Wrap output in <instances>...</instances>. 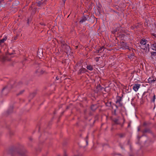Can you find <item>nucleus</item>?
Wrapping results in <instances>:
<instances>
[{
  "label": "nucleus",
  "instance_id": "f257e3e1",
  "mask_svg": "<svg viewBox=\"0 0 156 156\" xmlns=\"http://www.w3.org/2000/svg\"><path fill=\"white\" fill-rule=\"evenodd\" d=\"M61 44L62 47L63 49H66L67 51H69L70 49V47L65 43L63 41H61Z\"/></svg>",
  "mask_w": 156,
  "mask_h": 156
},
{
  "label": "nucleus",
  "instance_id": "f03ea898",
  "mask_svg": "<svg viewBox=\"0 0 156 156\" xmlns=\"http://www.w3.org/2000/svg\"><path fill=\"white\" fill-rule=\"evenodd\" d=\"M122 98L121 97H117V100L116 102L117 105L118 106L121 107L122 105V104L121 102Z\"/></svg>",
  "mask_w": 156,
  "mask_h": 156
},
{
  "label": "nucleus",
  "instance_id": "7ed1b4c3",
  "mask_svg": "<svg viewBox=\"0 0 156 156\" xmlns=\"http://www.w3.org/2000/svg\"><path fill=\"white\" fill-rule=\"evenodd\" d=\"M103 90H104V88L101 87V85L99 84L97 87L96 88L95 90V92L98 93L101 91Z\"/></svg>",
  "mask_w": 156,
  "mask_h": 156
},
{
  "label": "nucleus",
  "instance_id": "20e7f679",
  "mask_svg": "<svg viewBox=\"0 0 156 156\" xmlns=\"http://www.w3.org/2000/svg\"><path fill=\"white\" fill-rule=\"evenodd\" d=\"M140 43L141 44L140 47L141 48L144 49V50H145V48H144V45H145L146 44V41L145 40H142L140 42Z\"/></svg>",
  "mask_w": 156,
  "mask_h": 156
},
{
  "label": "nucleus",
  "instance_id": "39448f33",
  "mask_svg": "<svg viewBox=\"0 0 156 156\" xmlns=\"http://www.w3.org/2000/svg\"><path fill=\"white\" fill-rule=\"evenodd\" d=\"M140 85L139 84H135L134 85L133 88L135 91H137L140 88Z\"/></svg>",
  "mask_w": 156,
  "mask_h": 156
},
{
  "label": "nucleus",
  "instance_id": "423d86ee",
  "mask_svg": "<svg viewBox=\"0 0 156 156\" xmlns=\"http://www.w3.org/2000/svg\"><path fill=\"white\" fill-rule=\"evenodd\" d=\"M121 46H122V48L124 49H129V47L127 45V44L123 42Z\"/></svg>",
  "mask_w": 156,
  "mask_h": 156
},
{
  "label": "nucleus",
  "instance_id": "0eeeda50",
  "mask_svg": "<svg viewBox=\"0 0 156 156\" xmlns=\"http://www.w3.org/2000/svg\"><path fill=\"white\" fill-rule=\"evenodd\" d=\"M156 79H154L151 78H149L148 79V82L150 83H151L156 80Z\"/></svg>",
  "mask_w": 156,
  "mask_h": 156
},
{
  "label": "nucleus",
  "instance_id": "6e6552de",
  "mask_svg": "<svg viewBox=\"0 0 156 156\" xmlns=\"http://www.w3.org/2000/svg\"><path fill=\"white\" fill-rule=\"evenodd\" d=\"M37 55L39 57L43 56V52L41 50H38L37 52Z\"/></svg>",
  "mask_w": 156,
  "mask_h": 156
},
{
  "label": "nucleus",
  "instance_id": "1a4fd4ad",
  "mask_svg": "<svg viewBox=\"0 0 156 156\" xmlns=\"http://www.w3.org/2000/svg\"><path fill=\"white\" fill-rule=\"evenodd\" d=\"M151 132V130L149 129H144L143 131V133H149Z\"/></svg>",
  "mask_w": 156,
  "mask_h": 156
},
{
  "label": "nucleus",
  "instance_id": "9d476101",
  "mask_svg": "<svg viewBox=\"0 0 156 156\" xmlns=\"http://www.w3.org/2000/svg\"><path fill=\"white\" fill-rule=\"evenodd\" d=\"M97 107V106L96 105H93L91 106V108L92 111H94L96 109Z\"/></svg>",
  "mask_w": 156,
  "mask_h": 156
},
{
  "label": "nucleus",
  "instance_id": "9b49d317",
  "mask_svg": "<svg viewBox=\"0 0 156 156\" xmlns=\"http://www.w3.org/2000/svg\"><path fill=\"white\" fill-rule=\"evenodd\" d=\"M7 39V37H5L4 38L0 40V44L2 43H3Z\"/></svg>",
  "mask_w": 156,
  "mask_h": 156
},
{
  "label": "nucleus",
  "instance_id": "f8f14e48",
  "mask_svg": "<svg viewBox=\"0 0 156 156\" xmlns=\"http://www.w3.org/2000/svg\"><path fill=\"white\" fill-rule=\"evenodd\" d=\"M151 47L153 50L156 51V43L153 44L151 45Z\"/></svg>",
  "mask_w": 156,
  "mask_h": 156
},
{
  "label": "nucleus",
  "instance_id": "ddd939ff",
  "mask_svg": "<svg viewBox=\"0 0 156 156\" xmlns=\"http://www.w3.org/2000/svg\"><path fill=\"white\" fill-rule=\"evenodd\" d=\"M87 20V18L85 17H83L82 19L80 21V22L83 23L85 22Z\"/></svg>",
  "mask_w": 156,
  "mask_h": 156
},
{
  "label": "nucleus",
  "instance_id": "4468645a",
  "mask_svg": "<svg viewBox=\"0 0 156 156\" xmlns=\"http://www.w3.org/2000/svg\"><path fill=\"white\" fill-rule=\"evenodd\" d=\"M40 72V73L42 74H46L47 73V72L45 70H41Z\"/></svg>",
  "mask_w": 156,
  "mask_h": 156
},
{
  "label": "nucleus",
  "instance_id": "2eb2a0df",
  "mask_svg": "<svg viewBox=\"0 0 156 156\" xmlns=\"http://www.w3.org/2000/svg\"><path fill=\"white\" fill-rule=\"evenodd\" d=\"M87 69H89L90 70H92L93 69L92 66L90 65L87 66Z\"/></svg>",
  "mask_w": 156,
  "mask_h": 156
},
{
  "label": "nucleus",
  "instance_id": "dca6fc26",
  "mask_svg": "<svg viewBox=\"0 0 156 156\" xmlns=\"http://www.w3.org/2000/svg\"><path fill=\"white\" fill-rule=\"evenodd\" d=\"M84 68H82L80 69L79 71V73H83L84 72Z\"/></svg>",
  "mask_w": 156,
  "mask_h": 156
},
{
  "label": "nucleus",
  "instance_id": "f3484780",
  "mask_svg": "<svg viewBox=\"0 0 156 156\" xmlns=\"http://www.w3.org/2000/svg\"><path fill=\"white\" fill-rule=\"evenodd\" d=\"M24 91V90H23L17 94V95H19L22 94Z\"/></svg>",
  "mask_w": 156,
  "mask_h": 156
},
{
  "label": "nucleus",
  "instance_id": "a211bd4d",
  "mask_svg": "<svg viewBox=\"0 0 156 156\" xmlns=\"http://www.w3.org/2000/svg\"><path fill=\"white\" fill-rule=\"evenodd\" d=\"M114 122L116 124H119L118 120V119H115L114 120Z\"/></svg>",
  "mask_w": 156,
  "mask_h": 156
},
{
  "label": "nucleus",
  "instance_id": "6ab92c4d",
  "mask_svg": "<svg viewBox=\"0 0 156 156\" xmlns=\"http://www.w3.org/2000/svg\"><path fill=\"white\" fill-rule=\"evenodd\" d=\"M151 56L152 55H156V52H152L151 53Z\"/></svg>",
  "mask_w": 156,
  "mask_h": 156
},
{
  "label": "nucleus",
  "instance_id": "aec40b11",
  "mask_svg": "<svg viewBox=\"0 0 156 156\" xmlns=\"http://www.w3.org/2000/svg\"><path fill=\"white\" fill-rule=\"evenodd\" d=\"M111 102H110L109 103H108L106 104V105L108 106H110L111 105Z\"/></svg>",
  "mask_w": 156,
  "mask_h": 156
},
{
  "label": "nucleus",
  "instance_id": "412c9836",
  "mask_svg": "<svg viewBox=\"0 0 156 156\" xmlns=\"http://www.w3.org/2000/svg\"><path fill=\"white\" fill-rule=\"evenodd\" d=\"M12 112V108L10 109L9 110L7 111V112L8 114L9 113H11Z\"/></svg>",
  "mask_w": 156,
  "mask_h": 156
},
{
  "label": "nucleus",
  "instance_id": "4be33fe9",
  "mask_svg": "<svg viewBox=\"0 0 156 156\" xmlns=\"http://www.w3.org/2000/svg\"><path fill=\"white\" fill-rule=\"evenodd\" d=\"M155 99V95H154L153 97V100H152V101L153 102H154Z\"/></svg>",
  "mask_w": 156,
  "mask_h": 156
},
{
  "label": "nucleus",
  "instance_id": "5701e85b",
  "mask_svg": "<svg viewBox=\"0 0 156 156\" xmlns=\"http://www.w3.org/2000/svg\"><path fill=\"white\" fill-rule=\"evenodd\" d=\"M42 4V3L41 1H39L37 3L38 5L40 6Z\"/></svg>",
  "mask_w": 156,
  "mask_h": 156
},
{
  "label": "nucleus",
  "instance_id": "b1692460",
  "mask_svg": "<svg viewBox=\"0 0 156 156\" xmlns=\"http://www.w3.org/2000/svg\"><path fill=\"white\" fill-rule=\"evenodd\" d=\"M103 49V47H102L101 48H100L98 50H100V53H101L102 51V50Z\"/></svg>",
  "mask_w": 156,
  "mask_h": 156
},
{
  "label": "nucleus",
  "instance_id": "393cba45",
  "mask_svg": "<svg viewBox=\"0 0 156 156\" xmlns=\"http://www.w3.org/2000/svg\"><path fill=\"white\" fill-rule=\"evenodd\" d=\"M29 139L30 141H32L33 140V138L31 137H29Z\"/></svg>",
  "mask_w": 156,
  "mask_h": 156
},
{
  "label": "nucleus",
  "instance_id": "a878e982",
  "mask_svg": "<svg viewBox=\"0 0 156 156\" xmlns=\"http://www.w3.org/2000/svg\"><path fill=\"white\" fill-rule=\"evenodd\" d=\"M98 10H101V8L100 5V6H98Z\"/></svg>",
  "mask_w": 156,
  "mask_h": 156
},
{
  "label": "nucleus",
  "instance_id": "bb28decb",
  "mask_svg": "<svg viewBox=\"0 0 156 156\" xmlns=\"http://www.w3.org/2000/svg\"><path fill=\"white\" fill-rule=\"evenodd\" d=\"M100 50H97L96 51V52L97 53H100Z\"/></svg>",
  "mask_w": 156,
  "mask_h": 156
},
{
  "label": "nucleus",
  "instance_id": "cd10ccee",
  "mask_svg": "<svg viewBox=\"0 0 156 156\" xmlns=\"http://www.w3.org/2000/svg\"><path fill=\"white\" fill-rule=\"evenodd\" d=\"M146 49H149V45H148V44H147V47H146Z\"/></svg>",
  "mask_w": 156,
  "mask_h": 156
},
{
  "label": "nucleus",
  "instance_id": "c85d7f7f",
  "mask_svg": "<svg viewBox=\"0 0 156 156\" xmlns=\"http://www.w3.org/2000/svg\"><path fill=\"white\" fill-rule=\"evenodd\" d=\"M140 127H138V129H137L138 131H140Z\"/></svg>",
  "mask_w": 156,
  "mask_h": 156
},
{
  "label": "nucleus",
  "instance_id": "c756f323",
  "mask_svg": "<svg viewBox=\"0 0 156 156\" xmlns=\"http://www.w3.org/2000/svg\"><path fill=\"white\" fill-rule=\"evenodd\" d=\"M2 59H3V61H5V57H3Z\"/></svg>",
  "mask_w": 156,
  "mask_h": 156
},
{
  "label": "nucleus",
  "instance_id": "7c9ffc66",
  "mask_svg": "<svg viewBox=\"0 0 156 156\" xmlns=\"http://www.w3.org/2000/svg\"><path fill=\"white\" fill-rule=\"evenodd\" d=\"M66 0H62V1H63V2L64 3H65V1H66Z\"/></svg>",
  "mask_w": 156,
  "mask_h": 156
},
{
  "label": "nucleus",
  "instance_id": "2f4dec72",
  "mask_svg": "<svg viewBox=\"0 0 156 156\" xmlns=\"http://www.w3.org/2000/svg\"><path fill=\"white\" fill-rule=\"evenodd\" d=\"M64 156H67V155L66 153H65Z\"/></svg>",
  "mask_w": 156,
  "mask_h": 156
},
{
  "label": "nucleus",
  "instance_id": "473e14b6",
  "mask_svg": "<svg viewBox=\"0 0 156 156\" xmlns=\"http://www.w3.org/2000/svg\"><path fill=\"white\" fill-rule=\"evenodd\" d=\"M56 79H57V80H58V77H56Z\"/></svg>",
  "mask_w": 156,
  "mask_h": 156
},
{
  "label": "nucleus",
  "instance_id": "72a5a7b5",
  "mask_svg": "<svg viewBox=\"0 0 156 156\" xmlns=\"http://www.w3.org/2000/svg\"><path fill=\"white\" fill-rule=\"evenodd\" d=\"M117 31V30H116V31H114H114H113V32H112V33H115V31Z\"/></svg>",
  "mask_w": 156,
  "mask_h": 156
},
{
  "label": "nucleus",
  "instance_id": "f704fd0d",
  "mask_svg": "<svg viewBox=\"0 0 156 156\" xmlns=\"http://www.w3.org/2000/svg\"><path fill=\"white\" fill-rule=\"evenodd\" d=\"M153 35L155 37H156V35L155 34H153Z\"/></svg>",
  "mask_w": 156,
  "mask_h": 156
},
{
  "label": "nucleus",
  "instance_id": "c9c22d12",
  "mask_svg": "<svg viewBox=\"0 0 156 156\" xmlns=\"http://www.w3.org/2000/svg\"><path fill=\"white\" fill-rule=\"evenodd\" d=\"M5 88H3V89H2V91H3V90H4L5 89Z\"/></svg>",
  "mask_w": 156,
  "mask_h": 156
},
{
  "label": "nucleus",
  "instance_id": "e433bc0d",
  "mask_svg": "<svg viewBox=\"0 0 156 156\" xmlns=\"http://www.w3.org/2000/svg\"><path fill=\"white\" fill-rule=\"evenodd\" d=\"M16 38H17L16 37L14 39H15V40H16Z\"/></svg>",
  "mask_w": 156,
  "mask_h": 156
},
{
  "label": "nucleus",
  "instance_id": "4c0bfd02",
  "mask_svg": "<svg viewBox=\"0 0 156 156\" xmlns=\"http://www.w3.org/2000/svg\"><path fill=\"white\" fill-rule=\"evenodd\" d=\"M77 47H78V46H76V48H77Z\"/></svg>",
  "mask_w": 156,
  "mask_h": 156
},
{
  "label": "nucleus",
  "instance_id": "58836bf2",
  "mask_svg": "<svg viewBox=\"0 0 156 156\" xmlns=\"http://www.w3.org/2000/svg\"><path fill=\"white\" fill-rule=\"evenodd\" d=\"M144 125H146V123H144Z\"/></svg>",
  "mask_w": 156,
  "mask_h": 156
},
{
  "label": "nucleus",
  "instance_id": "ea45409f",
  "mask_svg": "<svg viewBox=\"0 0 156 156\" xmlns=\"http://www.w3.org/2000/svg\"><path fill=\"white\" fill-rule=\"evenodd\" d=\"M43 145L42 144H40V145Z\"/></svg>",
  "mask_w": 156,
  "mask_h": 156
},
{
  "label": "nucleus",
  "instance_id": "a19ab883",
  "mask_svg": "<svg viewBox=\"0 0 156 156\" xmlns=\"http://www.w3.org/2000/svg\"><path fill=\"white\" fill-rule=\"evenodd\" d=\"M130 156H133L130 155Z\"/></svg>",
  "mask_w": 156,
  "mask_h": 156
},
{
  "label": "nucleus",
  "instance_id": "79ce46f5",
  "mask_svg": "<svg viewBox=\"0 0 156 156\" xmlns=\"http://www.w3.org/2000/svg\"><path fill=\"white\" fill-rule=\"evenodd\" d=\"M130 149H131V147H130Z\"/></svg>",
  "mask_w": 156,
  "mask_h": 156
}]
</instances>
